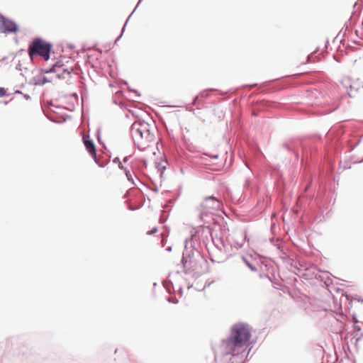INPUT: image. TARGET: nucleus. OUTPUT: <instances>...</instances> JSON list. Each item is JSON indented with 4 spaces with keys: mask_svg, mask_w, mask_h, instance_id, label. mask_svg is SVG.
<instances>
[{
    "mask_svg": "<svg viewBox=\"0 0 363 363\" xmlns=\"http://www.w3.org/2000/svg\"><path fill=\"white\" fill-rule=\"evenodd\" d=\"M201 206L208 211H216L220 207V201L214 196H209L203 200Z\"/></svg>",
    "mask_w": 363,
    "mask_h": 363,
    "instance_id": "9",
    "label": "nucleus"
},
{
    "mask_svg": "<svg viewBox=\"0 0 363 363\" xmlns=\"http://www.w3.org/2000/svg\"><path fill=\"white\" fill-rule=\"evenodd\" d=\"M50 81L48 79V78L45 76H35L33 77L30 81V84L35 86L43 85L47 82H50Z\"/></svg>",
    "mask_w": 363,
    "mask_h": 363,
    "instance_id": "13",
    "label": "nucleus"
},
{
    "mask_svg": "<svg viewBox=\"0 0 363 363\" xmlns=\"http://www.w3.org/2000/svg\"><path fill=\"white\" fill-rule=\"evenodd\" d=\"M362 337H363V333H362V334L360 335V336L356 339V342L359 341V340L362 339Z\"/></svg>",
    "mask_w": 363,
    "mask_h": 363,
    "instance_id": "36",
    "label": "nucleus"
},
{
    "mask_svg": "<svg viewBox=\"0 0 363 363\" xmlns=\"http://www.w3.org/2000/svg\"><path fill=\"white\" fill-rule=\"evenodd\" d=\"M52 49L51 43L45 41L41 38H35L29 44L28 52L31 60L37 56L41 57L44 60L47 61L50 57V52Z\"/></svg>",
    "mask_w": 363,
    "mask_h": 363,
    "instance_id": "3",
    "label": "nucleus"
},
{
    "mask_svg": "<svg viewBox=\"0 0 363 363\" xmlns=\"http://www.w3.org/2000/svg\"><path fill=\"white\" fill-rule=\"evenodd\" d=\"M128 89H129L130 91L134 92V93L137 95V96H140V94H139V92H138L137 90L132 89H130V88H128Z\"/></svg>",
    "mask_w": 363,
    "mask_h": 363,
    "instance_id": "30",
    "label": "nucleus"
},
{
    "mask_svg": "<svg viewBox=\"0 0 363 363\" xmlns=\"http://www.w3.org/2000/svg\"><path fill=\"white\" fill-rule=\"evenodd\" d=\"M22 94L23 96V98L26 99V100H29L30 99V95H28L27 94Z\"/></svg>",
    "mask_w": 363,
    "mask_h": 363,
    "instance_id": "32",
    "label": "nucleus"
},
{
    "mask_svg": "<svg viewBox=\"0 0 363 363\" xmlns=\"http://www.w3.org/2000/svg\"><path fill=\"white\" fill-rule=\"evenodd\" d=\"M243 245V242H239L238 241L233 238V247H234L235 253L236 252L237 250L242 247Z\"/></svg>",
    "mask_w": 363,
    "mask_h": 363,
    "instance_id": "20",
    "label": "nucleus"
},
{
    "mask_svg": "<svg viewBox=\"0 0 363 363\" xmlns=\"http://www.w3.org/2000/svg\"><path fill=\"white\" fill-rule=\"evenodd\" d=\"M338 363H350L349 361H347L346 362H343L342 360Z\"/></svg>",
    "mask_w": 363,
    "mask_h": 363,
    "instance_id": "40",
    "label": "nucleus"
},
{
    "mask_svg": "<svg viewBox=\"0 0 363 363\" xmlns=\"http://www.w3.org/2000/svg\"><path fill=\"white\" fill-rule=\"evenodd\" d=\"M170 285H172L171 282H169V283L164 282V286L167 289V290L169 292L170 291Z\"/></svg>",
    "mask_w": 363,
    "mask_h": 363,
    "instance_id": "27",
    "label": "nucleus"
},
{
    "mask_svg": "<svg viewBox=\"0 0 363 363\" xmlns=\"http://www.w3.org/2000/svg\"><path fill=\"white\" fill-rule=\"evenodd\" d=\"M361 162H363V159L362 160V161H361Z\"/></svg>",
    "mask_w": 363,
    "mask_h": 363,
    "instance_id": "48",
    "label": "nucleus"
},
{
    "mask_svg": "<svg viewBox=\"0 0 363 363\" xmlns=\"http://www.w3.org/2000/svg\"><path fill=\"white\" fill-rule=\"evenodd\" d=\"M4 104H8V102H7L6 101H5L4 102Z\"/></svg>",
    "mask_w": 363,
    "mask_h": 363,
    "instance_id": "47",
    "label": "nucleus"
},
{
    "mask_svg": "<svg viewBox=\"0 0 363 363\" xmlns=\"http://www.w3.org/2000/svg\"><path fill=\"white\" fill-rule=\"evenodd\" d=\"M167 164L168 162L166 159L160 162H156V168L160 172L161 177L163 174L164 171L167 169Z\"/></svg>",
    "mask_w": 363,
    "mask_h": 363,
    "instance_id": "16",
    "label": "nucleus"
},
{
    "mask_svg": "<svg viewBox=\"0 0 363 363\" xmlns=\"http://www.w3.org/2000/svg\"><path fill=\"white\" fill-rule=\"evenodd\" d=\"M244 241L250 242V238L247 237L246 231L244 232Z\"/></svg>",
    "mask_w": 363,
    "mask_h": 363,
    "instance_id": "28",
    "label": "nucleus"
},
{
    "mask_svg": "<svg viewBox=\"0 0 363 363\" xmlns=\"http://www.w3.org/2000/svg\"><path fill=\"white\" fill-rule=\"evenodd\" d=\"M311 182H312L311 181L309 182L308 184L305 186L303 192L298 197L297 203H300L301 204H302L303 200L304 199H306L308 200H311L313 198L312 195H311V194L307 193V191L309 189V187H310V186L311 184Z\"/></svg>",
    "mask_w": 363,
    "mask_h": 363,
    "instance_id": "14",
    "label": "nucleus"
},
{
    "mask_svg": "<svg viewBox=\"0 0 363 363\" xmlns=\"http://www.w3.org/2000/svg\"><path fill=\"white\" fill-rule=\"evenodd\" d=\"M185 242L182 263L184 269V273L191 274L192 271L186 269L187 263L189 262L191 268H192V264H194L193 267H196L198 262H200L201 260H204V257L201 255L200 251L191 245L192 239L190 240V247H188L189 240L187 239H186Z\"/></svg>",
    "mask_w": 363,
    "mask_h": 363,
    "instance_id": "4",
    "label": "nucleus"
},
{
    "mask_svg": "<svg viewBox=\"0 0 363 363\" xmlns=\"http://www.w3.org/2000/svg\"><path fill=\"white\" fill-rule=\"evenodd\" d=\"M315 58H316L315 52H313L312 54H311L310 55H308L307 57V61L308 62H313L316 61Z\"/></svg>",
    "mask_w": 363,
    "mask_h": 363,
    "instance_id": "22",
    "label": "nucleus"
},
{
    "mask_svg": "<svg viewBox=\"0 0 363 363\" xmlns=\"http://www.w3.org/2000/svg\"><path fill=\"white\" fill-rule=\"evenodd\" d=\"M83 143L84 147L91 157L94 160V162L101 167L105 166V162H101L98 157L96 154V148L94 141L89 138V136H83L82 138Z\"/></svg>",
    "mask_w": 363,
    "mask_h": 363,
    "instance_id": "7",
    "label": "nucleus"
},
{
    "mask_svg": "<svg viewBox=\"0 0 363 363\" xmlns=\"http://www.w3.org/2000/svg\"><path fill=\"white\" fill-rule=\"evenodd\" d=\"M20 67H21V64H18V65L16 67V69H20Z\"/></svg>",
    "mask_w": 363,
    "mask_h": 363,
    "instance_id": "41",
    "label": "nucleus"
},
{
    "mask_svg": "<svg viewBox=\"0 0 363 363\" xmlns=\"http://www.w3.org/2000/svg\"><path fill=\"white\" fill-rule=\"evenodd\" d=\"M301 145L298 141H289L285 143L282 145V147L286 149L289 152H293L296 158H298V153L297 152V148L298 145Z\"/></svg>",
    "mask_w": 363,
    "mask_h": 363,
    "instance_id": "11",
    "label": "nucleus"
},
{
    "mask_svg": "<svg viewBox=\"0 0 363 363\" xmlns=\"http://www.w3.org/2000/svg\"><path fill=\"white\" fill-rule=\"evenodd\" d=\"M128 158H129V156H126V157H125L123 158V162L124 163L127 162H128Z\"/></svg>",
    "mask_w": 363,
    "mask_h": 363,
    "instance_id": "33",
    "label": "nucleus"
},
{
    "mask_svg": "<svg viewBox=\"0 0 363 363\" xmlns=\"http://www.w3.org/2000/svg\"><path fill=\"white\" fill-rule=\"evenodd\" d=\"M215 359H216V361H217V359H218V355L217 354L215 355Z\"/></svg>",
    "mask_w": 363,
    "mask_h": 363,
    "instance_id": "43",
    "label": "nucleus"
},
{
    "mask_svg": "<svg viewBox=\"0 0 363 363\" xmlns=\"http://www.w3.org/2000/svg\"><path fill=\"white\" fill-rule=\"evenodd\" d=\"M191 287H192V285L188 286V289H190Z\"/></svg>",
    "mask_w": 363,
    "mask_h": 363,
    "instance_id": "46",
    "label": "nucleus"
},
{
    "mask_svg": "<svg viewBox=\"0 0 363 363\" xmlns=\"http://www.w3.org/2000/svg\"><path fill=\"white\" fill-rule=\"evenodd\" d=\"M240 257L242 262L252 272H256L258 271L257 262L252 259V255L249 257L245 256H241Z\"/></svg>",
    "mask_w": 363,
    "mask_h": 363,
    "instance_id": "12",
    "label": "nucleus"
},
{
    "mask_svg": "<svg viewBox=\"0 0 363 363\" xmlns=\"http://www.w3.org/2000/svg\"><path fill=\"white\" fill-rule=\"evenodd\" d=\"M127 179L129 182H130L133 184H135L134 183V180H133V178L132 177V174H130V172H128V174H127Z\"/></svg>",
    "mask_w": 363,
    "mask_h": 363,
    "instance_id": "26",
    "label": "nucleus"
},
{
    "mask_svg": "<svg viewBox=\"0 0 363 363\" xmlns=\"http://www.w3.org/2000/svg\"><path fill=\"white\" fill-rule=\"evenodd\" d=\"M251 333L247 323H235L231 328L230 336L222 341L220 348H243L250 342Z\"/></svg>",
    "mask_w": 363,
    "mask_h": 363,
    "instance_id": "2",
    "label": "nucleus"
},
{
    "mask_svg": "<svg viewBox=\"0 0 363 363\" xmlns=\"http://www.w3.org/2000/svg\"><path fill=\"white\" fill-rule=\"evenodd\" d=\"M123 171H124V172H125V176L127 177L128 172H130V170H129V169H128L125 167V168H124Z\"/></svg>",
    "mask_w": 363,
    "mask_h": 363,
    "instance_id": "37",
    "label": "nucleus"
},
{
    "mask_svg": "<svg viewBox=\"0 0 363 363\" xmlns=\"http://www.w3.org/2000/svg\"><path fill=\"white\" fill-rule=\"evenodd\" d=\"M119 161V158L118 157H116L113 160V162L116 163Z\"/></svg>",
    "mask_w": 363,
    "mask_h": 363,
    "instance_id": "39",
    "label": "nucleus"
},
{
    "mask_svg": "<svg viewBox=\"0 0 363 363\" xmlns=\"http://www.w3.org/2000/svg\"><path fill=\"white\" fill-rule=\"evenodd\" d=\"M18 31L19 26L15 21L0 13V33L9 35Z\"/></svg>",
    "mask_w": 363,
    "mask_h": 363,
    "instance_id": "6",
    "label": "nucleus"
},
{
    "mask_svg": "<svg viewBox=\"0 0 363 363\" xmlns=\"http://www.w3.org/2000/svg\"><path fill=\"white\" fill-rule=\"evenodd\" d=\"M141 1H142V0H139V1H138V4H137V5H136L135 8L134 9L133 11L130 13V16H128V18H127V20H126V21H125V24L123 25V28H122V31H121V34H120V35L118 36V38L116 39L115 42H117V41H118V40L122 37V35H123V32H124V30H125V26H126V25H127V23H128V21H129L130 18L131 17L132 14H133V12L135 11V9H137V7L138 6V5L140 4Z\"/></svg>",
    "mask_w": 363,
    "mask_h": 363,
    "instance_id": "18",
    "label": "nucleus"
},
{
    "mask_svg": "<svg viewBox=\"0 0 363 363\" xmlns=\"http://www.w3.org/2000/svg\"><path fill=\"white\" fill-rule=\"evenodd\" d=\"M204 157H208L211 159H213V160H216L219 157V155L218 154H216V155H210L208 153H203L202 154L199 158L201 160H206Z\"/></svg>",
    "mask_w": 363,
    "mask_h": 363,
    "instance_id": "19",
    "label": "nucleus"
},
{
    "mask_svg": "<svg viewBox=\"0 0 363 363\" xmlns=\"http://www.w3.org/2000/svg\"><path fill=\"white\" fill-rule=\"evenodd\" d=\"M360 142H361L360 139H358L357 140V142L354 144L350 143V141H348V145L350 147V150H353L360 143Z\"/></svg>",
    "mask_w": 363,
    "mask_h": 363,
    "instance_id": "23",
    "label": "nucleus"
},
{
    "mask_svg": "<svg viewBox=\"0 0 363 363\" xmlns=\"http://www.w3.org/2000/svg\"><path fill=\"white\" fill-rule=\"evenodd\" d=\"M130 133L137 148L143 150L148 143L155 141L157 128L152 120L148 123L138 118L130 127Z\"/></svg>",
    "mask_w": 363,
    "mask_h": 363,
    "instance_id": "1",
    "label": "nucleus"
},
{
    "mask_svg": "<svg viewBox=\"0 0 363 363\" xmlns=\"http://www.w3.org/2000/svg\"><path fill=\"white\" fill-rule=\"evenodd\" d=\"M354 330L359 331L361 330L360 327L357 326L355 324L354 325Z\"/></svg>",
    "mask_w": 363,
    "mask_h": 363,
    "instance_id": "34",
    "label": "nucleus"
},
{
    "mask_svg": "<svg viewBox=\"0 0 363 363\" xmlns=\"http://www.w3.org/2000/svg\"><path fill=\"white\" fill-rule=\"evenodd\" d=\"M248 354L244 348H221V361L226 363H245Z\"/></svg>",
    "mask_w": 363,
    "mask_h": 363,
    "instance_id": "5",
    "label": "nucleus"
},
{
    "mask_svg": "<svg viewBox=\"0 0 363 363\" xmlns=\"http://www.w3.org/2000/svg\"><path fill=\"white\" fill-rule=\"evenodd\" d=\"M157 231V228H153L149 233L148 234L149 235H152L154 233H155Z\"/></svg>",
    "mask_w": 363,
    "mask_h": 363,
    "instance_id": "29",
    "label": "nucleus"
},
{
    "mask_svg": "<svg viewBox=\"0 0 363 363\" xmlns=\"http://www.w3.org/2000/svg\"><path fill=\"white\" fill-rule=\"evenodd\" d=\"M52 66L55 69L56 77L58 79H65L71 74V71L69 70L67 67L63 63L62 60L55 62Z\"/></svg>",
    "mask_w": 363,
    "mask_h": 363,
    "instance_id": "10",
    "label": "nucleus"
},
{
    "mask_svg": "<svg viewBox=\"0 0 363 363\" xmlns=\"http://www.w3.org/2000/svg\"><path fill=\"white\" fill-rule=\"evenodd\" d=\"M20 67H21V64H18V65L16 67V69H20Z\"/></svg>",
    "mask_w": 363,
    "mask_h": 363,
    "instance_id": "42",
    "label": "nucleus"
},
{
    "mask_svg": "<svg viewBox=\"0 0 363 363\" xmlns=\"http://www.w3.org/2000/svg\"><path fill=\"white\" fill-rule=\"evenodd\" d=\"M118 167L121 169H124V168H125V167H124L121 163H120L118 164Z\"/></svg>",
    "mask_w": 363,
    "mask_h": 363,
    "instance_id": "35",
    "label": "nucleus"
},
{
    "mask_svg": "<svg viewBox=\"0 0 363 363\" xmlns=\"http://www.w3.org/2000/svg\"><path fill=\"white\" fill-rule=\"evenodd\" d=\"M40 72L41 74H49V73H55V68L53 67V66L52 65L49 68H42L40 70Z\"/></svg>",
    "mask_w": 363,
    "mask_h": 363,
    "instance_id": "21",
    "label": "nucleus"
},
{
    "mask_svg": "<svg viewBox=\"0 0 363 363\" xmlns=\"http://www.w3.org/2000/svg\"><path fill=\"white\" fill-rule=\"evenodd\" d=\"M168 301H169V303H178V300H177V299H176L175 301H174V299H172V298H170V297H169V298H168Z\"/></svg>",
    "mask_w": 363,
    "mask_h": 363,
    "instance_id": "31",
    "label": "nucleus"
},
{
    "mask_svg": "<svg viewBox=\"0 0 363 363\" xmlns=\"http://www.w3.org/2000/svg\"><path fill=\"white\" fill-rule=\"evenodd\" d=\"M5 344H6V345H8L9 344V340H7V341L6 342V343H5Z\"/></svg>",
    "mask_w": 363,
    "mask_h": 363,
    "instance_id": "44",
    "label": "nucleus"
},
{
    "mask_svg": "<svg viewBox=\"0 0 363 363\" xmlns=\"http://www.w3.org/2000/svg\"><path fill=\"white\" fill-rule=\"evenodd\" d=\"M344 86L346 89L347 95L351 98L353 97L354 95H353L352 86L350 84V82L349 80H346L344 82Z\"/></svg>",
    "mask_w": 363,
    "mask_h": 363,
    "instance_id": "17",
    "label": "nucleus"
},
{
    "mask_svg": "<svg viewBox=\"0 0 363 363\" xmlns=\"http://www.w3.org/2000/svg\"><path fill=\"white\" fill-rule=\"evenodd\" d=\"M218 91L220 93V94L222 96H224L228 93V91H220V90H218L216 89L211 88V89H207L203 90L198 95L199 97L206 98L208 96V94H206L207 91Z\"/></svg>",
    "mask_w": 363,
    "mask_h": 363,
    "instance_id": "15",
    "label": "nucleus"
},
{
    "mask_svg": "<svg viewBox=\"0 0 363 363\" xmlns=\"http://www.w3.org/2000/svg\"><path fill=\"white\" fill-rule=\"evenodd\" d=\"M14 94H22L23 93H22V91H20V90H17V91H16L14 92Z\"/></svg>",
    "mask_w": 363,
    "mask_h": 363,
    "instance_id": "38",
    "label": "nucleus"
},
{
    "mask_svg": "<svg viewBox=\"0 0 363 363\" xmlns=\"http://www.w3.org/2000/svg\"><path fill=\"white\" fill-rule=\"evenodd\" d=\"M167 250H168V251H170V250H171V247H169L167 248Z\"/></svg>",
    "mask_w": 363,
    "mask_h": 363,
    "instance_id": "45",
    "label": "nucleus"
},
{
    "mask_svg": "<svg viewBox=\"0 0 363 363\" xmlns=\"http://www.w3.org/2000/svg\"><path fill=\"white\" fill-rule=\"evenodd\" d=\"M212 241L218 249L223 250L228 256H232L235 254L234 247H233V238L227 236L225 238H220L218 240L220 245L215 242L213 238H212Z\"/></svg>",
    "mask_w": 363,
    "mask_h": 363,
    "instance_id": "8",
    "label": "nucleus"
},
{
    "mask_svg": "<svg viewBox=\"0 0 363 363\" xmlns=\"http://www.w3.org/2000/svg\"><path fill=\"white\" fill-rule=\"evenodd\" d=\"M7 96L6 95V90L4 87H0V97H3Z\"/></svg>",
    "mask_w": 363,
    "mask_h": 363,
    "instance_id": "25",
    "label": "nucleus"
},
{
    "mask_svg": "<svg viewBox=\"0 0 363 363\" xmlns=\"http://www.w3.org/2000/svg\"><path fill=\"white\" fill-rule=\"evenodd\" d=\"M199 95H196V96H194L193 101L190 105L191 106H195L196 104H199Z\"/></svg>",
    "mask_w": 363,
    "mask_h": 363,
    "instance_id": "24",
    "label": "nucleus"
}]
</instances>
